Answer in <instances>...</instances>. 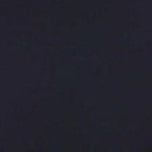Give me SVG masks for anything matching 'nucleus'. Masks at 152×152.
Segmentation results:
<instances>
[{
  "label": "nucleus",
  "mask_w": 152,
  "mask_h": 152,
  "mask_svg": "<svg viewBox=\"0 0 152 152\" xmlns=\"http://www.w3.org/2000/svg\"><path fill=\"white\" fill-rule=\"evenodd\" d=\"M86 44H88V43L87 42H86Z\"/></svg>",
  "instance_id": "nucleus-8"
},
{
  "label": "nucleus",
  "mask_w": 152,
  "mask_h": 152,
  "mask_svg": "<svg viewBox=\"0 0 152 152\" xmlns=\"http://www.w3.org/2000/svg\"><path fill=\"white\" fill-rule=\"evenodd\" d=\"M56 144H57V145H58V144H59V143H56Z\"/></svg>",
  "instance_id": "nucleus-7"
},
{
  "label": "nucleus",
  "mask_w": 152,
  "mask_h": 152,
  "mask_svg": "<svg viewBox=\"0 0 152 152\" xmlns=\"http://www.w3.org/2000/svg\"><path fill=\"white\" fill-rule=\"evenodd\" d=\"M26 20H27V21H29V19H26Z\"/></svg>",
  "instance_id": "nucleus-5"
},
{
  "label": "nucleus",
  "mask_w": 152,
  "mask_h": 152,
  "mask_svg": "<svg viewBox=\"0 0 152 152\" xmlns=\"http://www.w3.org/2000/svg\"><path fill=\"white\" fill-rule=\"evenodd\" d=\"M80 120H82L83 119V118H80Z\"/></svg>",
  "instance_id": "nucleus-3"
},
{
  "label": "nucleus",
  "mask_w": 152,
  "mask_h": 152,
  "mask_svg": "<svg viewBox=\"0 0 152 152\" xmlns=\"http://www.w3.org/2000/svg\"><path fill=\"white\" fill-rule=\"evenodd\" d=\"M99 50H101V49H102V48H99Z\"/></svg>",
  "instance_id": "nucleus-4"
},
{
  "label": "nucleus",
  "mask_w": 152,
  "mask_h": 152,
  "mask_svg": "<svg viewBox=\"0 0 152 152\" xmlns=\"http://www.w3.org/2000/svg\"><path fill=\"white\" fill-rule=\"evenodd\" d=\"M113 108L114 109H116V108H117V107H113Z\"/></svg>",
  "instance_id": "nucleus-2"
},
{
  "label": "nucleus",
  "mask_w": 152,
  "mask_h": 152,
  "mask_svg": "<svg viewBox=\"0 0 152 152\" xmlns=\"http://www.w3.org/2000/svg\"><path fill=\"white\" fill-rule=\"evenodd\" d=\"M115 77V76H113V77Z\"/></svg>",
  "instance_id": "nucleus-6"
},
{
  "label": "nucleus",
  "mask_w": 152,
  "mask_h": 152,
  "mask_svg": "<svg viewBox=\"0 0 152 152\" xmlns=\"http://www.w3.org/2000/svg\"><path fill=\"white\" fill-rule=\"evenodd\" d=\"M82 8H80V9H82Z\"/></svg>",
  "instance_id": "nucleus-9"
},
{
  "label": "nucleus",
  "mask_w": 152,
  "mask_h": 152,
  "mask_svg": "<svg viewBox=\"0 0 152 152\" xmlns=\"http://www.w3.org/2000/svg\"><path fill=\"white\" fill-rule=\"evenodd\" d=\"M102 128L103 129H105L107 128V126H102Z\"/></svg>",
  "instance_id": "nucleus-1"
}]
</instances>
